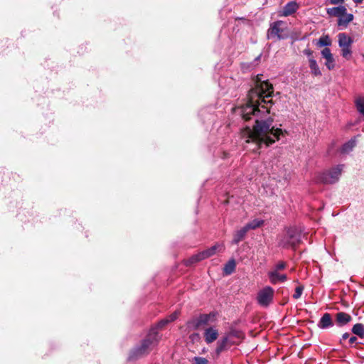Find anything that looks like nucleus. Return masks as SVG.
Listing matches in <instances>:
<instances>
[{"label":"nucleus","mask_w":364,"mask_h":364,"mask_svg":"<svg viewBox=\"0 0 364 364\" xmlns=\"http://www.w3.org/2000/svg\"><path fill=\"white\" fill-rule=\"evenodd\" d=\"M344 165L338 164L328 170L318 173L316 176L315 181L318 183L334 184L339 181Z\"/></svg>","instance_id":"7ed1b4c3"},{"label":"nucleus","mask_w":364,"mask_h":364,"mask_svg":"<svg viewBox=\"0 0 364 364\" xmlns=\"http://www.w3.org/2000/svg\"><path fill=\"white\" fill-rule=\"evenodd\" d=\"M349 336H350V335H349V333H343V336H342V339H343V340H346V339H347V338H349Z\"/></svg>","instance_id":"4c0bfd02"},{"label":"nucleus","mask_w":364,"mask_h":364,"mask_svg":"<svg viewBox=\"0 0 364 364\" xmlns=\"http://www.w3.org/2000/svg\"><path fill=\"white\" fill-rule=\"evenodd\" d=\"M282 24V21H277L274 22L268 30V38L277 37V39L281 40L284 39V37L281 36V33L282 29L280 28V26Z\"/></svg>","instance_id":"0eeeda50"},{"label":"nucleus","mask_w":364,"mask_h":364,"mask_svg":"<svg viewBox=\"0 0 364 364\" xmlns=\"http://www.w3.org/2000/svg\"><path fill=\"white\" fill-rule=\"evenodd\" d=\"M352 332L361 338H364V325L360 323L355 324L352 328Z\"/></svg>","instance_id":"412c9836"},{"label":"nucleus","mask_w":364,"mask_h":364,"mask_svg":"<svg viewBox=\"0 0 364 364\" xmlns=\"http://www.w3.org/2000/svg\"><path fill=\"white\" fill-rule=\"evenodd\" d=\"M351 316L345 312H338L336 314V324L340 327L346 325L350 321H351Z\"/></svg>","instance_id":"ddd939ff"},{"label":"nucleus","mask_w":364,"mask_h":364,"mask_svg":"<svg viewBox=\"0 0 364 364\" xmlns=\"http://www.w3.org/2000/svg\"><path fill=\"white\" fill-rule=\"evenodd\" d=\"M321 55L326 59L325 65L326 68L331 70L335 68V60L331 52V50L328 48H323L321 52Z\"/></svg>","instance_id":"1a4fd4ad"},{"label":"nucleus","mask_w":364,"mask_h":364,"mask_svg":"<svg viewBox=\"0 0 364 364\" xmlns=\"http://www.w3.org/2000/svg\"><path fill=\"white\" fill-rule=\"evenodd\" d=\"M247 228L244 226L241 229L238 230L234 235L233 239L232 242L233 244H238L241 240L244 239L245 237L247 232Z\"/></svg>","instance_id":"6ab92c4d"},{"label":"nucleus","mask_w":364,"mask_h":364,"mask_svg":"<svg viewBox=\"0 0 364 364\" xmlns=\"http://www.w3.org/2000/svg\"><path fill=\"white\" fill-rule=\"evenodd\" d=\"M318 46L326 47L331 45V41L328 35L322 36L317 43Z\"/></svg>","instance_id":"b1692460"},{"label":"nucleus","mask_w":364,"mask_h":364,"mask_svg":"<svg viewBox=\"0 0 364 364\" xmlns=\"http://www.w3.org/2000/svg\"><path fill=\"white\" fill-rule=\"evenodd\" d=\"M193 336H198V333H196V334H193V335L191 336V337H193Z\"/></svg>","instance_id":"ea45409f"},{"label":"nucleus","mask_w":364,"mask_h":364,"mask_svg":"<svg viewBox=\"0 0 364 364\" xmlns=\"http://www.w3.org/2000/svg\"><path fill=\"white\" fill-rule=\"evenodd\" d=\"M355 4H361L363 0H353Z\"/></svg>","instance_id":"58836bf2"},{"label":"nucleus","mask_w":364,"mask_h":364,"mask_svg":"<svg viewBox=\"0 0 364 364\" xmlns=\"http://www.w3.org/2000/svg\"><path fill=\"white\" fill-rule=\"evenodd\" d=\"M331 4H341L344 2V0H329Z\"/></svg>","instance_id":"c9c22d12"},{"label":"nucleus","mask_w":364,"mask_h":364,"mask_svg":"<svg viewBox=\"0 0 364 364\" xmlns=\"http://www.w3.org/2000/svg\"><path fill=\"white\" fill-rule=\"evenodd\" d=\"M338 46L341 47H351L353 41L352 38L348 36L345 33H341L338 35Z\"/></svg>","instance_id":"4468645a"},{"label":"nucleus","mask_w":364,"mask_h":364,"mask_svg":"<svg viewBox=\"0 0 364 364\" xmlns=\"http://www.w3.org/2000/svg\"><path fill=\"white\" fill-rule=\"evenodd\" d=\"M353 17L352 14L346 13L344 16H341L338 19V26L340 27L341 29L346 28L348 23L353 20Z\"/></svg>","instance_id":"2eb2a0df"},{"label":"nucleus","mask_w":364,"mask_h":364,"mask_svg":"<svg viewBox=\"0 0 364 364\" xmlns=\"http://www.w3.org/2000/svg\"><path fill=\"white\" fill-rule=\"evenodd\" d=\"M262 74L253 79V87L248 92V102L246 105L235 108L236 114L245 121L253 117L255 125L242 131V139L245 141V148L250 151L258 153L262 148H267L280 139L284 131L272 126L273 119L269 116L272 100H266L273 93V86L267 80H262Z\"/></svg>","instance_id":"f257e3e1"},{"label":"nucleus","mask_w":364,"mask_h":364,"mask_svg":"<svg viewBox=\"0 0 364 364\" xmlns=\"http://www.w3.org/2000/svg\"><path fill=\"white\" fill-rule=\"evenodd\" d=\"M199 256H198V254H196V255H192L191 257H189L188 259H185L184 260V264L186 266H191V265H193L200 261V259H199Z\"/></svg>","instance_id":"393cba45"},{"label":"nucleus","mask_w":364,"mask_h":364,"mask_svg":"<svg viewBox=\"0 0 364 364\" xmlns=\"http://www.w3.org/2000/svg\"><path fill=\"white\" fill-rule=\"evenodd\" d=\"M264 223V220L259 219H255L250 223H247L245 227L247 230H255L260 227Z\"/></svg>","instance_id":"4be33fe9"},{"label":"nucleus","mask_w":364,"mask_h":364,"mask_svg":"<svg viewBox=\"0 0 364 364\" xmlns=\"http://www.w3.org/2000/svg\"><path fill=\"white\" fill-rule=\"evenodd\" d=\"M301 233L296 228H289L287 230L285 235L279 242V245L284 248H295L301 242Z\"/></svg>","instance_id":"20e7f679"},{"label":"nucleus","mask_w":364,"mask_h":364,"mask_svg":"<svg viewBox=\"0 0 364 364\" xmlns=\"http://www.w3.org/2000/svg\"><path fill=\"white\" fill-rule=\"evenodd\" d=\"M356 145L355 139H351L341 146L340 151L343 154H348L351 152Z\"/></svg>","instance_id":"a211bd4d"},{"label":"nucleus","mask_w":364,"mask_h":364,"mask_svg":"<svg viewBox=\"0 0 364 364\" xmlns=\"http://www.w3.org/2000/svg\"><path fill=\"white\" fill-rule=\"evenodd\" d=\"M198 256H199V259H200V260H203L206 258H208V255H207V252H205V250H203L202 252H200L198 253Z\"/></svg>","instance_id":"72a5a7b5"},{"label":"nucleus","mask_w":364,"mask_h":364,"mask_svg":"<svg viewBox=\"0 0 364 364\" xmlns=\"http://www.w3.org/2000/svg\"><path fill=\"white\" fill-rule=\"evenodd\" d=\"M219 247H220L219 245H215L210 247V248L205 250L208 257H210L213 256V255H215L216 252V250H218V248Z\"/></svg>","instance_id":"c756f323"},{"label":"nucleus","mask_w":364,"mask_h":364,"mask_svg":"<svg viewBox=\"0 0 364 364\" xmlns=\"http://www.w3.org/2000/svg\"><path fill=\"white\" fill-rule=\"evenodd\" d=\"M274 291L272 287L267 286L261 289L257 296V303L263 307H267L273 301Z\"/></svg>","instance_id":"39448f33"},{"label":"nucleus","mask_w":364,"mask_h":364,"mask_svg":"<svg viewBox=\"0 0 364 364\" xmlns=\"http://www.w3.org/2000/svg\"><path fill=\"white\" fill-rule=\"evenodd\" d=\"M235 266H236V264H235V262L234 259L229 260L225 264L224 269H223L225 274L227 275L231 274L234 272V270L235 269Z\"/></svg>","instance_id":"5701e85b"},{"label":"nucleus","mask_w":364,"mask_h":364,"mask_svg":"<svg viewBox=\"0 0 364 364\" xmlns=\"http://www.w3.org/2000/svg\"><path fill=\"white\" fill-rule=\"evenodd\" d=\"M228 343V336H225L217 342V347L215 350L217 356H219L223 351L227 349Z\"/></svg>","instance_id":"f3484780"},{"label":"nucleus","mask_w":364,"mask_h":364,"mask_svg":"<svg viewBox=\"0 0 364 364\" xmlns=\"http://www.w3.org/2000/svg\"><path fill=\"white\" fill-rule=\"evenodd\" d=\"M357 341V338L355 336H352L349 338V343L350 345L353 344L354 343H355V341Z\"/></svg>","instance_id":"e433bc0d"},{"label":"nucleus","mask_w":364,"mask_h":364,"mask_svg":"<svg viewBox=\"0 0 364 364\" xmlns=\"http://www.w3.org/2000/svg\"><path fill=\"white\" fill-rule=\"evenodd\" d=\"M351 54V47H341V55L343 58L349 59Z\"/></svg>","instance_id":"cd10ccee"},{"label":"nucleus","mask_w":364,"mask_h":364,"mask_svg":"<svg viewBox=\"0 0 364 364\" xmlns=\"http://www.w3.org/2000/svg\"><path fill=\"white\" fill-rule=\"evenodd\" d=\"M269 282L272 284H276L279 282H284L287 279V277L284 274H280L279 272L270 270L267 273Z\"/></svg>","instance_id":"9d476101"},{"label":"nucleus","mask_w":364,"mask_h":364,"mask_svg":"<svg viewBox=\"0 0 364 364\" xmlns=\"http://www.w3.org/2000/svg\"><path fill=\"white\" fill-rule=\"evenodd\" d=\"M218 335V331L214 326L207 328L203 333L204 339L207 344L212 343L216 341Z\"/></svg>","instance_id":"6e6552de"},{"label":"nucleus","mask_w":364,"mask_h":364,"mask_svg":"<svg viewBox=\"0 0 364 364\" xmlns=\"http://www.w3.org/2000/svg\"><path fill=\"white\" fill-rule=\"evenodd\" d=\"M303 291H304V287L303 286H298L296 287L295 289V292L294 294H293V298L294 299H298L301 297L302 293H303Z\"/></svg>","instance_id":"c85d7f7f"},{"label":"nucleus","mask_w":364,"mask_h":364,"mask_svg":"<svg viewBox=\"0 0 364 364\" xmlns=\"http://www.w3.org/2000/svg\"><path fill=\"white\" fill-rule=\"evenodd\" d=\"M304 54L305 55H306L309 58H313L312 57V54H313V51L311 50L310 49H305L304 51H303Z\"/></svg>","instance_id":"f704fd0d"},{"label":"nucleus","mask_w":364,"mask_h":364,"mask_svg":"<svg viewBox=\"0 0 364 364\" xmlns=\"http://www.w3.org/2000/svg\"><path fill=\"white\" fill-rule=\"evenodd\" d=\"M193 364H208V360L203 357H195Z\"/></svg>","instance_id":"7c9ffc66"},{"label":"nucleus","mask_w":364,"mask_h":364,"mask_svg":"<svg viewBox=\"0 0 364 364\" xmlns=\"http://www.w3.org/2000/svg\"><path fill=\"white\" fill-rule=\"evenodd\" d=\"M215 317V314L211 312L208 314H200L197 318L188 321V327L196 330L202 326L207 325L212 319Z\"/></svg>","instance_id":"423d86ee"},{"label":"nucleus","mask_w":364,"mask_h":364,"mask_svg":"<svg viewBox=\"0 0 364 364\" xmlns=\"http://www.w3.org/2000/svg\"><path fill=\"white\" fill-rule=\"evenodd\" d=\"M286 263L284 262H279L274 267V268L272 269V271H276V272H279L280 270H282L284 269H285L286 267Z\"/></svg>","instance_id":"2f4dec72"},{"label":"nucleus","mask_w":364,"mask_h":364,"mask_svg":"<svg viewBox=\"0 0 364 364\" xmlns=\"http://www.w3.org/2000/svg\"><path fill=\"white\" fill-rule=\"evenodd\" d=\"M178 312L176 311L173 314H171L168 317H167L166 318L168 321V323H170L171 321H175L178 318Z\"/></svg>","instance_id":"473e14b6"},{"label":"nucleus","mask_w":364,"mask_h":364,"mask_svg":"<svg viewBox=\"0 0 364 364\" xmlns=\"http://www.w3.org/2000/svg\"><path fill=\"white\" fill-rule=\"evenodd\" d=\"M309 63L311 73L315 76L321 75V72L316 63V60L314 58H309Z\"/></svg>","instance_id":"aec40b11"},{"label":"nucleus","mask_w":364,"mask_h":364,"mask_svg":"<svg viewBox=\"0 0 364 364\" xmlns=\"http://www.w3.org/2000/svg\"><path fill=\"white\" fill-rule=\"evenodd\" d=\"M317 326L321 329H327L332 327L333 326V322L331 314L325 313L320 318Z\"/></svg>","instance_id":"9b49d317"},{"label":"nucleus","mask_w":364,"mask_h":364,"mask_svg":"<svg viewBox=\"0 0 364 364\" xmlns=\"http://www.w3.org/2000/svg\"><path fill=\"white\" fill-rule=\"evenodd\" d=\"M347 11L346 8L344 6H338L332 8H327L326 13L330 16L338 17V18L341 16H344Z\"/></svg>","instance_id":"f8f14e48"},{"label":"nucleus","mask_w":364,"mask_h":364,"mask_svg":"<svg viewBox=\"0 0 364 364\" xmlns=\"http://www.w3.org/2000/svg\"><path fill=\"white\" fill-rule=\"evenodd\" d=\"M297 9V4L294 1H290L284 6L282 11V15L284 16H289L295 13Z\"/></svg>","instance_id":"dca6fc26"},{"label":"nucleus","mask_w":364,"mask_h":364,"mask_svg":"<svg viewBox=\"0 0 364 364\" xmlns=\"http://www.w3.org/2000/svg\"><path fill=\"white\" fill-rule=\"evenodd\" d=\"M168 323H169L167 318H164L159 321L155 326H152L151 328H155L156 331L159 333V330L162 329Z\"/></svg>","instance_id":"bb28decb"},{"label":"nucleus","mask_w":364,"mask_h":364,"mask_svg":"<svg viewBox=\"0 0 364 364\" xmlns=\"http://www.w3.org/2000/svg\"><path fill=\"white\" fill-rule=\"evenodd\" d=\"M160 340L161 335H159L155 328H150L147 335L141 343L130 350L128 360H136L147 355L157 346Z\"/></svg>","instance_id":"f03ea898"},{"label":"nucleus","mask_w":364,"mask_h":364,"mask_svg":"<svg viewBox=\"0 0 364 364\" xmlns=\"http://www.w3.org/2000/svg\"><path fill=\"white\" fill-rule=\"evenodd\" d=\"M355 105L358 112L364 116V98H358L355 101Z\"/></svg>","instance_id":"a878e982"}]
</instances>
